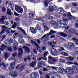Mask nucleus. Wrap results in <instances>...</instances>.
<instances>
[{
  "mask_svg": "<svg viewBox=\"0 0 78 78\" xmlns=\"http://www.w3.org/2000/svg\"><path fill=\"white\" fill-rule=\"evenodd\" d=\"M63 20H61V21H58L57 23V25L58 27L61 26H63V27H67V23H66V22H67L68 20L67 19H65L64 18H63Z\"/></svg>",
  "mask_w": 78,
  "mask_h": 78,
  "instance_id": "obj_1",
  "label": "nucleus"
},
{
  "mask_svg": "<svg viewBox=\"0 0 78 78\" xmlns=\"http://www.w3.org/2000/svg\"><path fill=\"white\" fill-rule=\"evenodd\" d=\"M2 29L1 30V32L0 33V35H2L3 33H4V32H7L9 34H10L11 32L9 31V30L6 29V28H8V27H6L5 26L3 25L2 26Z\"/></svg>",
  "mask_w": 78,
  "mask_h": 78,
  "instance_id": "obj_2",
  "label": "nucleus"
},
{
  "mask_svg": "<svg viewBox=\"0 0 78 78\" xmlns=\"http://www.w3.org/2000/svg\"><path fill=\"white\" fill-rule=\"evenodd\" d=\"M57 33V32L56 31H54L53 30H51L50 32L45 34H44L43 37L41 38V39L43 38V39L45 37L46 38H49V36H50V35H51V34H54V33Z\"/></svg>",
  "mask_w": 78,
  "mask_h": 78,
  "instance_id": "obj_3",
  "label": "nucleus"
},
{
  "mask_svg": "<svg viewBox=\"0 0 78 78\" xmlns=\"http://www.w3.org/2000/svg\"><path fill=\"white\" fill-rule=\"evenodd\" d=\"M15 9L17 11V12L20 14H22L23 12V9L20 6H17L15 8Z\"/></svg>",
  "mask_w": 78,
  "mask_h": 78,
  "instance_id": "obj_4",
  "label": "nucleus"
},
{
  "mask_svg": "<svg viewBox=\"0 0 78 78\" xmlns=\"http://www.w3.org/2000/svg\"><path fill=\"white\" fill-rule=\"evenodd\" d=\"M20 66H21V64H19L16 67V69H18L20 68V72H22V71L24 69V68H25V65H22L20 67Z\"/></svg>",
  "mask_w": 78,
  "mask_h": 78,
  "instance_id": "obj_5",
  "label": "nucleus"
},
{
  "mask_svg": "<svg viewBox=\"0 0 78 78\" xmlns=\"http://www.w3.org/2000/svg\"><path fill=\"white\" fill-rule=\"evenodd\" d=\"M75 29L71 28V29L68 30L66 31V33L68 34H73L75 32Z\"/></svg>",
  "mask_w": 78,
  "mask_h": 78,
  "instance_id": "obj_6",
  "label": "nucleus"
},
{
  "mask_svg": "<svg viewBox=\"0 0 78 78\" xmlns=\"http://www.w3.org/2000/svg\"><path fill=\"white\" fill-rule=\"evenodd\" d=\"M9 75H10L13 78H16L17 76V73L16 72H13L12 73H9Z\"/></svg>",
  "mask_w": 78,
  "mask_h": 78,
  "instance_id": "obj_7",
  "label": "nucleus"
},
{
  "mask_svg": "<svg viewBox=\"0 0 78 78\" xmlns=\"http://www.w3.org/2000/svg\"><path fill=\"white\" fill-rule=\"evenodd\" d=\"M51 53L52 55H55L57 53V51L56 49L54 48L51 49Z\"/></svg>",
  "mask_w": 78,
  "mask_h": 78,
  "instance_id": "obj_8",
  "label": "nucleus"
},
{
  "mask_svg": "<svg viewBox=\"0 0 78 78\" xmlns=\"http://www.w3.org/2000/svg\"><path fill=\"white\" fill-rule=\"evenodd\" d=\"M30 76L32 78H36L37 76V74L36 73L33 72L30 75Z\"/></svg>",
  "mask_w": 78,
  "mask_h": 78,
  "instance_id": "obj_9",
  "label": "nucleus"
},
{
  "mask_svg": "<svg viewBox=\"0 0 78 78\" xmlns=\"http://www.w3.org/2000/svg\"><path fill=\"white\" fill-rule=\"evenodd\" d=\"M10 66L9 68V70H10V71H12V70H13L14 69V67H13L14 66V63L13 62H12L10 63Z\"/></svg>",
  "mask_w": 78,
  "mask_h": 78,
  "instance_id": "obj_10",
  "label": "nucleus"
},
{
  "mask_svg": "<svg viewBox=\"0 0 78 78\" xmlns=\"http://www.w3.org/2000/svg\"><path fill=\"white\" fill-rule=\"evenodd\" d=\"M8 18L5 16H2L1 17V19L0 20V23H3L5 20H6Z\"/></svg>",
  "mask_w": 78,
  "mask_h": 78,
  "instance_id": "obj_11",
  "label": "nucleus"
},
{
  "mask_svg": "<svg viewBox=\"0 0 78 78\" xmlns=\"http://www.w3.org/2000/svg\"><path fill=\"white\" fill-rule=\"evenodd\" d=\"M22 48L23 49H25L26 53H29L30 52V49L28 47L26 46H24L22 47Z\"/></svg>",
  "mask_w": 78,
  "mask_h": 78,
  "instance_id": "obj_12",
  "label": "nucleus"
},
{
  "mask_svg": "<svg viewBox=\"0 0 78 78\" xmlns=\"http://www.w3.org/2000/svg\"><path fill=\"white\" fill-rule=\"evenodd\" d=\"M57 11L59 13H60V14H64V9H63L62 8H58V9Z\"/></svg>",
  "mask_w": 78,
  "mask_h": 78,
  "instance_id": "obj_13",
  "label": "nucleus"
},
{
  "mask_svg": "<svg viewBox=\"0 0 78 78\" xmlns=\"http://www.w3.org/2000/svg\"><path fill=\"white\" fill-rule=\"evenodd\" d=\"M72 71L75 73H77L78 72V68L75 66H73L72 68Z\"/></svg>",
  "mask_w": 78,
  "mask_h": 78,
  "instance_id": "obj_14",
  "label": "nucleus"
},
{
  "mask_svg": "<svg viewBox=\"0 0 78 78\" xmlns=\"http://www.w3.org/2000/svg\"><path fill=\"white\" fill-rule=\"evenodd\" d=\"M58 71L62 73H66V70L63 68L60 67L58 68Z\"/></svg>",
  "mask_w": 78,
  "mask_h": 78,
  "instance_id": "obj_15",
  "label": "nucleus"
},
{
  "mask_svg": "<svg viewBox=\"0 0 78 78\" xmlns=\"http://www.w3.org/2000/svg\"><path fill=\"white\" fill-rule=\"evenodd\" d=\"M12 13H13V12H11V10H10V9H7L6 13L7 15L11 16L12 15Z\"/></svg>",
  "mask_w": 78,
  "mask_h": 78,
  "instance_id": "obj_16",
  "label": "nucleus"
},
{
  "mask_svg": "<svg viewBox=\"0 0 78 78\" xmlns=\"http://www.w3.org/2000/svg\"><path fill=\"white\" fill-rule=\"evenodd\" d=\"M30 31H31V33L33 34H36V29H34V28L33 27H30Z\"/></svg>",
  "mask_w": 78,
  "mask_h": 78,
  "instance_id": "obj_17",
  "label": "nucleus"
},
{
  "mask_svg": "<svg viewBox=\"0 0 78 78\" xmlns=\"http://www.w3.org/2000/svg\"><path fill=\"white\" fill-rule=\"evenodd\" d=\"M68 46L71 49H73L75 48V44L72 43H69L68 44Z\"/></svg>",
  "mask_w": 78,
  "mask_h": 78,
  "instance_id": "obj_18",
  "label": "nucleus"
},
{
  "mask_svg": "<svg viewBox=\"0 0 78 78\" xmlns=\"http://www.w3.org/2000/svg\"><path fill=\"white\" fill-rule=\"evenodd\" d=\"M36 60L33 61L30 64V67H34L36 66Z\"/></svg>",
  "mask_w": 78,
  "mask_h": 78,
  "instance_id": "obj_19",
  "label": "nucleus"
},
{
  "mask_svg": "<svg viewBox=\"0 0 78 78\" xmlns=\"http://www.w3.org/2000/svg\"><path fill=\"white\" fill-rule=\"evenodd\" d=\"M49 0H45L44 1V6L45 7H48V3H49Z\"/></svg>",
  "mask_w": 78,
  "mask_h": 78,
  "instance_id": "obj_20",
  "label": "nucleus"
},
{
  "mask_svg": "<svg viewBox=\"0 0 78 78\" xmlns=\"http://www.w3.org/2000/svg\"><path fill=\"white\" fill-rule=\"evenodd\" d=\"M72 40L74 41V43L76 45H78V40L76 38H73Z\"/></svg>",
  "mask_w": 78,
  "mask_h": 78,
  "instance_id": "obj_21",
  "label": "nucleus"
},
{
  "mask_svg": "<svg viewBox=\"0 0 78 78\" xmlns=\"http://www.w3.org/2000/svg\"><path fill=\"white\" fill-rule=\"evenodd\" d=\"M58 34H59L61 36H62V37H66L67 34L61 32H60L58 33Z\"/></svg>",
  "mask_w": 78,
  "mask_h": 78,
  "instance_id": "obj_22",
  "label": "nucleus"
},
{
  "mask_svg": "<svg viewBox=\"0 0 78 78\" xmlns=\"http://www.w3.org/2000/svg\"><path fill=\"white\" fill-rule=\"evenodd\" d=\"M66 72L67 73H72V71L70 68H67L66 70Z\"/></svg>",
  "mask_w": 78,
  "mask_h": 78,
  "instance_id": "obj_23",
  "label": "nucleus"
},
{
  "mask_svg": "<svg viewBox=\"0 0 78 78\" xmlns=\"http://www.w3.org/2000/svg\"><path fill=\"white\" fill-rule=\"evenodd\" d=\"M51 24L52 25H55L56 24V22L55 20H52L51 21Z\"/></svg>",
  "mask_w": 78,
  "mask_h": 78,
  "instance_id": "obj_24",
  "label": "nucleus"
},
{
  "mask_svg": "<svg viewBox=\"0 0 78 78\" xmlns=\"http://www.w3.org/2000/svg\"><path fill=\"white\" fill-rule=\"evenodd\" d=\"M29 17L31 19H33V18L34 17V15L33 13H30L29 14Z\"/></svg>",
  "mask_w": 78,
  "mask_h": 78,
  "instance_id": "obj_25",
  "label": "nucleus"
},
{
  "mask_svg": "<svg viewBox=\"0 0 78 78\" xmlns=\"http://www.w3.org/2000/svg\"><path fill=\"white\" fill-rule=\"evenodd\" d=\"M19 42L20 43L23 44V43L24 42V40H23V38H19Z\"/></svg>",
  "mask_w": 78,
  "mask_h": 78,
  "instance_id": "obj_26",
  "label": "nucleus"
},
{
  "mask_svg": "<svg viewBox=\"0 0 78 78\" xmlns=\"http://www.w3.org/2000/svg\"><path fill=\"white\" fill-rule=\"evenodd\" d=\"M62 55L63 56H69V54L65 52H62Z\"/></svg>",
  "mask_w": 78,
  "mask_h": 78,
  "instance_id": "obj_27",
  "label": "nucleus"
},
{
  "mask_svg": "<svg viewBox=\"0 0 78 78\" xmlns=\"http://www.w3.org/2000/svg\"><path fill=\"white\" fill-rule=\"evenodd\" d=\"M36 28L37 30H41V27H40L39 24H37L36 25Z\"/></svg>",
  "mask_w": 78,
  "mask_h": 78,
  "instance_id": "obj_28",
  "label": "nucleus"
},
{
  "mask_svg": "<svg viewBox=\"0 0 78 78\" xmlns=\"http://www.w3.org/2000/svg\"><path fill=\"white\" fill-rule=\"evenodd\" d=\"M68 64H74V65H76L78 67V63L77 62H75L74 63H73V62H68Z\"/></svg>",
  "mask_w": 78,
  "mask_h": 78,
  "instance_id": "obj_29",
  "label": "nucleus"
},
{
  "mask_svg": "<svg viewBox=\"0 0 78 78\" xmlns=\"http://www.w3.org/2000/svg\"><path fill=\"white\" fill-rule=\"evenodd\" d=\"M6 11V9L4 7H2V12H5Z\"/></svg>",
  "mask_w": 78,
  "mask_h": 78,
  "instance_id": "obj_30",
  "label": "nucleus"
},
{
  "mask_svg": "<svg viewBox=\"0 0 78 78\" xmlns=\"http://www.w3.org/2000/svg\"><path fill=\"white\" fill-rule=\"evenodd\" d=\"M7 50H8L9 51H12V49L11 46L8 47H7Z\"/></svg>",
  "mask_w": 78,
  "mask_h": 78,
  "instance_id": "obj_31",
  "label": "nucleus"
},
{
  "mask_svg": "<svg viewBox=\"0 0 78 78\" xmlns=\"http://www.w3.org/2000/svg\"><path fill=\"white\" fill-rule=\"evenodd\" d=\"M34 45H35V46H36V47H37V49L38 50V48H40V47H39V44H38L37 43H36H36L34 44Z\"/></svg>",
  "mask_w": 78,
  "mask_h": 78,
  "instance_id": "obj_32",
  "label": "nucleus"
},
{
  "mask_svg": "<svg viewBox=\"0 0 78 78\" xmlns=\"http://www.w3.org/2000/svg\"><path fill=\"white\" fill-rule=\"evenodd\" d=\"M48 19H49V20H51V19H53V17L52 16H51L50 15H48L46 17Z\"/></svg>",
  "mask_w": 78,
  "mask_h": 78,
  "instance_id": "obj_33",
  "label": "nucleus"
},
{
  "mask_svg": "<svg viewBox=\"0 0 78 78\" xmlns=\"http://www.w3.org/2000/svg\"><path fill=\"white\" fill-rule=\"evenodd\" d=\"M17 55H18L17 53H13L12 54V57H13V58H15L16 57V56H17Z\"/></svg>",
  "mask_w": 78,
  "mask_h": 78,
  "instance_id": "obj_34",
  "label": "nucleus"
},
{
  "mask_svg": "<svg viewBox=\"0 0 78 78\" xmlns=\"http://www.w3.org/2000/svg\"><path fill=\"white\" fill-rule=\"evenodd\" d=\"M1 37H2L1 39V41H3V40L5 39V37H6V36L5 35H3Z\"/></svg>",
  "mask_w": 78,
  "mask_h": 78,
  "instance_id": "obj_35",
  "label": "nucleus"
},
{
  "mask_svg": "<svg viewBox=\"0 0 78 78\" xmlns=\"http://www.w3.org/2000/svg\"><path fill=\"white\" fill-rule=\"evenodd\" d=\"M59 61L60 62H62V63H65V61L64 59L62 58H61L59 60Z\"/></svg>",
  "mask_w": 78,
  "mask_h": 78,
  "instance_id": "obj_36",
  "label": "nucleus"
},
{
  "mask_svg": "<svg viewBox=\"0 0 78 78\" xmlns=\"http://www.w3.org/2000/svg\"><path fill=\"white\" fill-rule=\"evenodd\" d=\"M69 61H73V59H74V58L71 56L69 57Z\"/></svg>",
  "mask_w": 78,
  "mask_h": 78,
  "instance_id": "obj_37",
  "label": "nucleus"
},
{
  "mask_svg": "<svg viewBox=\"0 0 78 78\" xmlns=\"http://www.w3.org/2000/svg\"><path fill=\"white\" fill-rule=\"evenodd\" d=\"M52 9H53V11L54 10H55V11L56 10H57V7L55 5H54L52 6Z\"/></svg>",
  "mask_w": 78,
  "mask_h": 78,
  "instance_id": "obj_38",
  "label": "nucleus"
},
{
  "mask_svg": "<svg viewBox=\"0 0 78 78\" xmlns=\"http://www.w3.org/2000/svg\"><path fill=\"white\" fill-rule=\"evenodd\" d=\"M19 19H20V17L18 16L16 17L15 19V21H16V22H19Z\"/></svg>",
  "mask_w": 78,
  "mask_h": 78,
  "instance_id": "obj_39",
  "label": "nucleus"
},
{
  "mask_svg": "<svg viewBox=\"0 0 78 78\" xmlns=\"http://www.w3.org/2000/svg\"><path fill=\"white\" fill-rule=\"evenodd\" d=\"M39 63L40 65H41V66H42V65L45 66V65L44 64L45 63V62H44L43 61H42L41 62H40Z\"/></svg>",
  "mask_w": 78,
  "mask_h": 78,
  "instance_id": "obj_40",
  "label": "nucleus"
},
{
  "mask_svg": "<svg viewBox=\"0 0 78 78\" xmlns=\"http://www.w3.org/2000/svg\"><path fill=\"white\" fill-rule=\"evenodd\" d=\"M44 30L47 31L48 30V26H44Z\"/></svg>",
  "mask_w": 78,
  "mask_h": 78,
  "instance_id": "obj_41",
  "label": "nucleus"
},
{
  "mask_svg": "<svg viewBox=\"0 0 78 78\" xmlns=\"http://www.w3.org/2000/svg\"><path fill=\"white\" fill-rule=\"evenodd\" d=\"M1 48H6L7 47V46L3 44H2L1 46Z\"/></svg>",
  "mask_w": 78,
  "mask_h": 78,
  "instance_id": "obj_42",
  "label": "nucleus"
},
{
  "mask_svg": "<svg viewBox=\"0 0 78 78\" xmlns=\"http://www.w3.org/2000/svg\"><path fill=\"white\" fill-rule=\"evenodd\" d=\"M18 43L17 42H15L13 44L14 47H17Z\"/></svg>",
  "mask_w": 78,
  "mask_h": 78,
  "instance_id": "obj_43",
  "label": "nucleus"
},
{
  "mask_svg": "<svg viewBox=\"0 0 78 78\" xmlns=\"http://www.w3.org/2000/svg\"><path fill=\"white\" fill-rule=\"evenodd\" d=\"M5 59H7L8 57V54L5 53L4 54Z\"/></svg>",
  "mask_w": 78,
  "mask_h": 78,
  "instance_id": "obj_44",
  "label": "nucleus"
},
{
  "mask_svg": "<svg viewBox=\"0 0 78 78\" xmlns=\"http://www.w3.org/2000/svg\"><path fill=\"white\" fill-rule=\"evenodd\" d=\"M4 23L5 25H8L9 24V23H8V22L7 21H4Z\"/></svg>",
  "mask_w": 78,
  "mask_h": 78,
  "instance_id": "obj_45",
  "label": "nucleus"
},
{
  "mask_svg": "<svg viewBox=\"0 0 78 78\" xmlns=\"http://www.w3.org/2000/svg\"><path fill=\"white\" fill-rule=\"evenodd\" d=\"M48 44L50 46H51V45H53V43H52L51 41L48 42Z\"/></svg>",
  "mask_w": 78,
  "mask_h": 78,
  "instance_id": "obj_46",
  "label": "nucleus"
},
{
  "mask_svg": "<svg viewBox=\"0 0 78 78\" xmlns=\"http://www.w3.org/2000/svg\"><path fill=\"white\" fill-rule=\"evenodd\" d=\"M14 14L15 16H16H16H20V15H19V14L17 13V12H14Z\"/></svg>",
  "mask_w": 78,
  "mask_h": 78,
  "instance_id": "obj_47",
  "label": "nucleus"
},
{
  "mask_svg": "<svg viewBox=\"0 0 78 78\" xmlns=\"http://www.w3.org/2000/svg\"><path fill=\"white\" fill-rule=\"evenodd\" d=\"M53 58V57H52L51 56V55H49L48 57V59H49V60H51Z\"/></svg>",
  "mask_w": 78,
  "mask_h": 78,
  "instance_id": "obj_48",
  "label": "nucleus"
},
{
  "mask_svg": "<svg viewBox=\"0 0 78 78\" xmlns=\"http://www.w3.org/2000/svg\"><path fill=\"white\" fill-rule=\"evenodd\" d=\"M23 8L24 9V11H25V12H27V7L24 6H23Z\"/></svg>",
  "mask_w": 78,
  "mask_h": 78,
  "instance_id": "obj_49",
  "label": "nucleus"
},
{
  "mask_svg": "<svg viewBox=\"0 0 78 78\" xmlns=\"http://www.w3.org/2000/svg\"><path fill=\"white\" fill-rule=\"evenodd\" d=\"M75 52L78 54V48H76L75 49Z\"/></svg>",
  "mask_w": 78,
  "mask_h": 78,
  "instance_id": "obj_50",
  "label": "nucleus"
},
{
  "mask_svg": "<svg viewBox=\"0 0 78 78\" xmlns=\"http://www.w3.org/2000/svg\"><path fill=\"white\" fill-rule=\"evenodd\" d=\"M18 50L19 51H20V52L23 51V49H22V48H18Z\"/></svg>",
  "mask_w": 78,
  "mask_h": 78,
  "instance_id": "obj_51",
  "label": "nucleus"
},
{
  "mask_svg": "<svg viewBox=\"0 0 78 78\" xmlns=\"http://www.w3.org/2000/svg\"><path fill=\"white\" fill-rule=\"evenodd\" d=\"M25 35V36H27V34L25 32V31L23 30H22V31H21Z\"/></svg>",
  "mask_w": 78,
  "mask_h": 78,
  "instance_id": "obj_52",
  "label": "nucleus"
},
{
  "mask_svg": "<svg viewBox=\"0 0 78 78\" xmlns=\"http://www.w3.org/2000/svg\"><path fill=\"white\" fill-rule=\"evenodd\" d=\"M37 20L38 21H42L43 20L41 18H37Z\"/></svg>",
  "mask_w": 78,
  "mask_h": 78,
  "instance_id": "obj_53",
  "label": "nucleus"
},
{
  "mask_svg": "<svg viewBox=\"0 0 78 78\" xmlns=\"http://www.w3.org/2000/svg\"><path fill=\"white\" fill-rule=\"evenodd\" d=\"M33 51L34 54H36V53H37V51H36V49H34L33 50Z\"/></svg>",
  "mask_w": 78,
  "mask_h": 78,
  "instance_id": "obj_54",
  "label": "nucleus"
},
{
  "mask_svg": "<svg viewBox=\"0 0 78 78\" xmlns=\"http://www.w3.org/2000/svg\"><path fill=\"white\" fill-rule=\"evenodd\" d=\"M23 51L20 52L19 53L18 55L19 56H22V54L23 53Z\"/></svg>",
  "mask_w": 78,
  "mask_h": 78,
  "instance_id": "obj_55",
  "label": "nucleus"
},
{
  "mask_svg": "<svg viewBox=\"0 0 78 78\" xmlns=\"http://www.w3.org/2000/svg\"><path fill=\"white\" fill-rule=\"evenodd\" d=\"M67 16H69V17H73V16H72L71 14H70V12H69L67 14Z\"/></svg>",
  "mask_w": 78,
  "mask_h": 78,
  "instance_id": "obj_56",
  "label": "nucleus"
},
{
  "mask_svg": "<svg viewBox=\"0 0 78 78\" xmlns=\"http://www.w3.org/2000/svg\"><path fill=\"white\" fill-rule=\"evenodd\" d=\"M36 41H37V43H38L39 44H40L41 41L39 39H36Z\"/></svg>",
  "mask_w": 78,
  "mask_h": 78,
  "instance_id": "obj_57",
  "label": "nucleus"
},
{
  "mask_svg": "<svg viewBox=\"0 0 78 78\" xmlns=\"http://www.w3.org/2000/svg\"><path fill=\"white\" fill-rule=\"evenodd\" d=\"M75 27H76V28H78V23H75Z\"/></svg>",
  "mask_w": 78,
  "mask_h": 78,
  "instance_id": "obj_58",
  "label": "nucleus"
},
{
  "mask_svg": "<svg viewBox=\"0 0 78 78\" xmlns=\"http://www.w3.org/2000/svg\"><path fill=\"white\" fill-rule=\"evenodd\" d=\"M37 67L38 68V69H40V67H42V66L39 64V63L38 64V66H37Z\"/></svg>",
  "mask_w": 78,
  "mask_h": 78,
  "instance_id": "obj_59",
  "label": "nucleus"
},
{
  "mask_svg": "<svg viewBox=\"0 0 78 78\" xmlns=\"http://www.w3.org/2000/svg\"><path fill=\"white\" fill-rule=\"evenodd\" d=\"M51 68L52 69H53V70H57V68H56V67H55L52 66Z\"/></svg>",
  "mask_w": 78,
  "mask_h": 78,
  "instance_id": "obj_60",
  "label": "nucleus"
},
{
  "mask_svg": "<svg viewBox=\"0 0 78 78\" xmlns=\"http://www.w3.org/2000/svg\"><path fill=\"white\" fill-rule=\"evenodd\" d=\"M19 23H16V22H15L13 23V25H15V26H16V27L17 25H18Z\"/></svg>",
  "mask_w": 78,
  "mask_h": 78,
  "instance_id": "obj_61",
  "label": "nucleus"
},
{
  "mask_svg": "<svg viewBox=\"0 0 78 78\" xmlns=\"http://www.w3.org/2000/svg\"><path fill=\"white\" fill-rule=\"evenodd\" d=\"M47 54H48V52H46L43 55L44 57H46V55H47Z\"/></svg>",
  "mask_w": 78,
  "mask_h": 78,
  "instance_id": "obj_62",
  "label": "nucleus"
},
{
  "mask_svg": "<svg viewBox=\"0 0 78 78\" xmlns=\"http://www.w3.org/2000/svg\"><path fill=\"white\" fill-rule=\"evenodd\" d=\"M52 61H53L54 62H56V60L55 59H54L53 58L51 59Z\"/></svg>",
  "mask_w": 78,
  "mask_h": 78,
  "instance_id": "obj_63",
  "label": "nucleus"
},
{
  "mask_svg": "<svg viewBox=\"0 0 78 78\" xmlns=\"http://www.w3.org/2000/svg\"><path fill=\"white\" fill-rule=\"evenodd\" d=\"M72 5L74 6H78L77 4L75 3H73Z\"/></svg>",
  "mask_w": 78,
  "mask_h": 78,
  "instance_id": "obj_64",
  "label": "nucleus"
}]
</instances>
